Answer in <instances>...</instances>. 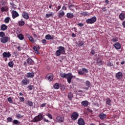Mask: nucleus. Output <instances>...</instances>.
<instances>
[{
	"mask_svg": "<svg viewBox=\"0 0 125 125\" xmlns=\"http://www.w3.org/2000/svg\"><path fill=\"white\" fill-rule=\"evenodd\" d=\"M60 76L61 78L66 79L67 83H72V79H73V75H72V73H68L65 74L63 72H61L60 73Z\"/></svg>",
	"mask_w": 125,
	"mask_h": 125,
	"instance_id": "f257e3e1",
	"label": "nucleus"
},
{
	"mask_svg": "<svg viewBox=\"0 0 125 125\" xmlns=\"http://www.w3.org/2000/svg\"><path fill=\"white\" fill-rule=\"evenodd\" d=\"M43 118V114H42V113H40L38 115L34 117L32 120V122L33 123H37L38 122H41V121L43 120L44 122L49 123V120Z\"/></svg>",
	"mask_w": 125,
	"mask_h": 125,
	"instance_id": "f03ea898",
	"label": "nucleus"
},
{
	"mask_svg": "<svg viewBox=\"0 0 125 125\" xmlns=\"http://www.w3.org/2000/svg\"><path fill=\"white\" fill-rule=\"evenodd\" d=\"M65 52V47L60 46L58 48V50L55 52L56 56L59 57L61 54H64Z\"/></svg>",
	"mask_w": 125,
	"mask_h": 125,
	"instance_id": "7ed1b4c3",
	"label": "nucleus"
},
{
	"mask_svg": "<svg viewBox=\"0 0 125 125\" xmlns=\"http://www.w3.org/2000/svg\"><path fill=\"white\" fill-rule=\"evenodd\" d=\"M64 121H65V118L62 115L57 116L54 120V121L56 122V123H59L60 124L64 123Z\"/></svg>",
	"mask_w": 125,
	"mask_h": 125,
	"instance_id": "20e7f679",
	"label": "nucleus"
},
{
	"mask_svg": "<svg viewBox=\"0 0 125 125\" xmlns=\"http://www.w3.org/2000/svg\"><path fill=\"white\" fill-rule=\"evenodd\" d=\"M96 20H97L96 17L94 16L90 19H87L86 20V22L87 24H94V23L96 22Z\"/></svg>",
	"mask_w": 125,
	"mask_h": 125,
	"instance_id": "39448f33",
	"label": "nucleus"
},
{
	"mask_svg": "<svg viewBox=\"0 0 125 125\" xmlns=\"http://www.w3.org/2000/svg\"><path fill=\"white\" fill-rule=\"evenodd\" d=\"M79 118V113L77 112H73L71 115L72 121H77Z\"/></svg>",
	"mask_w": 125,
	"mask_h": 125,
	"instance_id": "423d86ee",
	"label": "nucleus"
},
{
	"mask_svg": "<svg viewBox=\"0 0 125 125\" xmlns=\"http://www.w3.org/2000/svg\"><path fill=\"white\" fill-rule=\"evenodd\" d=\"M10 40V38L9 37L5 36L0 39V41L2 43H6Z\"/></svg>",
	"mask_w": 125,
	"mask_h": 125,
	"instance_id": "0eeeda50",
	"label": "nucleus"
},
{
	"mask_svg": "<svg viewBox=\"0 0 125 125\" xmlns=\"http://www.w3.org/2000/svg\"><path fill=\"white\" fill-rule=\"evenodd\" d=\"M11 13L13 19H15V18H17L19 16V14L15 10H13Z\"/></svg>",
	"mask_w": 125,
	"mask_h": 125,
	"instance_id": "6e6552de",
	"label": "nucleus"
},
{
	"mask_svg": "<svg viewBox=\"0 0 125 125\" xmlns=\"http://www.w3.org/2000/svg\"><path fill=\"white\" fill-rule=\"evenodd\" d=\"M26 62L29 65H33L35 64V62L31 58H28L26 59Z\"/></svg>",
	"mask_w": 125,
	"mask_h": 125,
	"instance_id": "1a4fd4ad",
	"label": "nucleus"
},
{
	"mask_svg": "<svg viewBox=\"0 0 125 125\" xmlns=\"http://www.w3.org/2000/svg\"><path fill=\"white\" fill-rule=\"evenodd\" d=\"M26 38H27V39H28V40L30 41V42H32V43H34V42H35L34 38H33V37H32V36H31V35H30V34L26 33Z\"/></svg>",
	"mask_w": 125,
	"mask_h": 125,
	"instance_id": "9d476101",
	"label": "nucleus"
},
{
	"mask_svg": "<svg viewBox=\"0 0 125 125\" xmlns=\"http://www.w3.org/2000/svg\"><path fill=\"white\" fill-rule=\"evenodd\" d=\"M85 84L86 85V86L87 87H83V89H85L86 90H88V88H89V87H90V82H89V81H86L85 82Z\"/></svg>",
	"mask_w": 125,
	"mask_h": 125,
	"instance_id": "9b49d317",
	"label": "nucleus"
},
{
	"mask_svg": "<svg viewBox=\"0 0 125 125\" xmlns=\"http://www.w3.org/2000/svg\"><path fill=\"white\" fill-rule=\"evenodd\" d=\"M116 78L118 80H121V79H123V73L121 72H119L117 73L116 74Z\"/></svg>",
	"mask_w": 125,
	"mask_h": 125,
	"instance_id": "f8f14e48",
	"label": "nucleus"
},
{
	"mask_svg": "<svg viewBox=\"0 0 125 125\" xmlns=\"http://www.w3.org/2000/svg\"><path fill=\"white\" fill-rule=\"evenodd\" d=\"M22 17L23 18H24V19H26V20H28L29 18V14L25 11L22 12Z\"/></svg>",
	"mask_w": 125,
	"mask_h": 125,
	"instance_id": "ddd939ff",
	"label": "nucleus"
},
{
	"mask_svg": "<svg viewBox=\"0 0 125 125\" xmlns=\"http://www.w3.org/2000/svg\"><path fill=\"white\" fill-rule=\"evenodd\" d=\"M78 124L79 125H85V122H84V120L83 118H79L78 120Z\"/></svg>",
	"mask_w": 125,
	"mask_h": 125,
	"instance_id": "4468645a",
	"label": "nucleus"
},
{
	"mask_svg": "<svg viewBox=\"0 0 125 125\" xmlns=\"http://www.w3.org/2000/svg\"><path fill=\"white\" fill-rule=\"evenodd\" d=\"M3 57H6V58H9L10 57H11V54L9 52H4L2 54Z\"/></svg>",
	"mask_w": 125,
	"mask_h": 125,
	"instance_id": "2eb2a0df",
	"label": "nucleus"
},
{
	"mask_svg": "<svg viewBox=\"0 0 125 125\" xmlns=\"http://www.w3.org/2000/svg\"><path fill=\"white\" fill-rule=\"evenodd\" d=\"M46 78L48 79L49 82H51L53 80V75L51 73L48 74L46 75Z\"/></svg>",
	"mask_w": 125,
	"mask_h": 125,
	"instance_id": "dca6fc26",
	"label": "nucleus"
},
{
	"mask_svg": "<svg viewBox=\"0 0 125 125\" xmlns=\"http://www.w3.org/2000/svg\"><path fill=\"white\" fill-rule=\"evenodd\" d=\"M88 104L89 103L87 101H83L81 102V105L83 107H87V106H88Z\"/></svg>",
	"mask_w": 125,
	"mask_h": 125,
	"instance_id": "f3484780",
	"label": "nucleus"
},
{
	"mask_svg": "<svg viewBox=\"0 0 125 125\" xmlns=\"http://www.w3.org/2000/svg\"><path fill=\"white\" fill-rule=\"evenodd\" d=\"M29 83V80L27 78L24 79L21 81V83L23 85H27Z\"/></svg>",
	"mask_w": 125,
	"mask_h": 125,
	"instance_id": "a211bd4d",
	"label": "nucleus"
},
{
	"mask_svg": "<svg viewBox=\"0 0 125 125\" xmlns=\"http://www.w3.org/2000/svg\"><path fill=\"white\" fill-rule=\"evenodd\" d=\"M114 46L115 49H121V44L119 42H116L114 44Z\"/></svg>",
	"mask_w": 125,
	"mask_h": 125,
	"instance_id": "6ab92c4d",
	"label": "nucleus"
},
{
	"mask_svg": "<svg viewBox=\"0 0 125 125\" xmlns=\"http://www.w3.org/2000/svg\"><path fill=\"white\" fill-rule=\"evenodd\" d=\"M125 14L124 13H120V14L119 15L120 20H121V21H124V20H125Z\"/></svg>",
	"mask_w": 125,
	"mask_h": 125,
	"instance_id": "aec40b11",
	"label": "nucleus"
},
{
	"mask_svg": "<svg viewBox=\"0 0 125 125\" xmlns=\"http://www.w3.org/2000/svg\"><path fill=\"white\" fill-rule=\"evenodd\" d=\"M18 24L20 27H23V26L25 25V21H23V19H21V20L18 22Z\"/></svg>",
	"mask_w": 125,
	"mask_h": 125,
	"instance_id": "412c9836",
	"label": "nucleus"
},
{
	"mask_svg": "<svg viewBox=\"0 0 125 125\" xmlns=\"http://www.w3.org/2000/svg\"><path fill=\"white\" fill-rule=\"evenodd\" d=\"M99 117L100 118L101 120H104V119H106V118H107V115L104 113H101L99 115Z\"/></svg>",
	"mask_w": 125,
	"mask_h": 125,
	"instance_id": "4be33fe9",
	"label": "nucleus"
},
{
	"mask_svg": "<svg viewBox=\"0 0 125 125\" xmlns=\"http://www.w3.org/2000/svg\"><path fill=\"white\" fill-rule=\"evenodd\" d=\"M35 76V73L34 72L31 73H28L26 75V78H34Z\"/></svg>",
	"mask_w": 125,
	"mask_h": 125,
	"instance_id": "5701e85b",
	"label": "nucleus"
},
{
	"mask_svg": "<svg viewBox=\"0 0 125 125\" xmlns=\"http://www.w3.org/2000/svg\"><path fill=\"white\" fill-rule=\"evenodd\" d=\"M66 17L69 19H72V18H74V15L72 13H67L66 14Z\"/></svg>",
	"mask_w": 125,
	"mask_h": 125,
	"instance_id": "b1692460",
	"label": "nucleus"
},
{
	"mask_svg": "<svg viewBox=\"0 0 125 125\" xmlns=\"http://www.w3.org/2000/svg\"><path fill=\"white\" fill-rule=\"evenodd\" d=\"M81 15H82V16H84V17H85L86 16H88L89 15V14L87 12H83L82 11L80 13Z\"/></svg>",
	"mask_w": 125,
	"mask_h": 125,
	"instance_id": "393cba45",
	"label": "nucleus"
},
{
	"mask_svg": "<svg viewBox=\"0 0 125 125\" xmlns=\"http://www.w3.org/2000/svg\"><path fill=\"white\" fill-rule=\"evenodd\" d=\"M0 30L1 31H5L6 30H7V26L5 24H2L0 26Z\"/></svg>",
	"mask_w": 125,
	"mask_h": 125,
	"instance_id": "a878e982",
	"label": "nucleus"
},
{
	"mask_svg": "<svg viewBox=\"0 0 125 125\" xmlns=\"http://www.w3.org/2000/svg\"><path fill=\"white\" fill-rule=\"evenodd\" d=\"M97 63L99 66H101V65H103V62L100 59H97Z\"/></svg>",
	"mask_w": 125,
	"mask_h": 125,
	"instance_id": "bb28decb",
	"label": "nucleus"
},
{
	"mask_svg": "<svg viewBox=\"0 0 125 125\" xmlns=\"http://www.w3.org/2000/svg\"><path fill=\"white\" fill-rule=\"evenodd\" d=\"M45 38L46 39V40H53V37H51V35H50V34H47L45 36Z\"/></svg>",
	"mask_w": 125,
	"mask_h": 125,
	"instance_id": "cd10ccee",
	"label": "nucleus"
},
{
	"mask_svg": "<svg viewBox=\"0 0 125 125\" xmlns=\"http://www.w3.org/2000/svg\"><path fill=\"white\" fill-rule=\"evenodd\" d=\"M17 37L20 41H23V40H24V36H23L22 34H18Z\"/></svg>",
	"mask_w": 125,
	"mask_h": 125,
	"instance_id": "c85d7f7f",
	"label": "nucleus"
},
{
	"mask_svg": "<svg viewBox=\"0 0 125 125\" xmlns=\"http://www.w3.org/2000/svg\"><path fill=\"white\" fill-rule=\"evenodd\" d=\"M68 97L69 100H70V101H71V100L73 99V93H72V92H69V93H68Z\"/></svg>",
	"mask_w": 125,
	"mask_h": 125,
	"instance_id": "c756f323",
	"label": "nucleus"
},
{
	"mask_svg": "<svg viewBox=\"0 0 125 125\" xmlns=\"http://www.w3.org/2000/svg\"><path fill=\"white\" fill-rule=\"evenodd\" d=\"M25 104H27L29 107H33V102L31 101H28Z\"/></svg>",
	"mask_w": 125,
	"mask_h": 125,
	"instance_id": "7c9ffc66",
	"label": "nucleus"
},
{
	"mask_svg": "<svg viewBox=\"0 0 125 125\" xmlns=\"http://www.w3.org/2000/svg\"><path fill=\"white\" fill-rule=\"evenodd\" d=\"M64 15H65V12L61 10L59 14V17H63Z\"/></svg>",
	"mask_w": 125,
	"mask_h": 125,
	"instance_id": "2f4dec72",
	"label": "nucleus"
},
{
	"mask_svg": "<svg viewBox=\"0 0 125 125\" xmlns=\"http://www.w3.org/2000/svg\"><path fill=\"white\" fill-rule=\"evenodd\" d=\"M59 87H60V85H59V83H56L54 85V88L55 89H59Z\"/></svg>",
	"mask_w": 125,
	"mask_h": 125,
	"instance_id": "473e14b6",
	"label": "nucleus"
},
{
	"mask_svg": "<svg viewBox=\"0 0 125 125\" xmlns=\"http://www.w3.org/2000/svg\"><path fill=\"white\" fill-rule=\"evenodd\" d=\"M106 104L109 105V106H111L112 104H111V99L110 98H107L106 101Z\"/></svg>",
	"mask_w": 125,
	"mask_h": 125,
	"instance_id": "72a5a7b5",
	"label": "nucleus"
},
{
	"mask_svg": "<svg viewBox=\"0 0 125 125\" xmlns=\"http://www.w3.org/2000/svg\"><path fill=\"white\" fill-rule=\"evenodd\" d=\"M8 65L10 68H13V66H14V62L12 61L8 62Z\"/></svg>",
	"mask_w": 125,
	"mask_h": 125,
	"instance_id": "f704fd0d",
	"label": "nucleus"
},
{
	"mask_svg": "<svg viewBox=\"0 0 125 125\" xmlns=\"http://www.w3.org/2000/svg\"><path fill=\"white\" fill-rule=\"evenodd\" d=\"M9 21H10V18L9 17L6 18L4 20V23H6L7 24H8V23H9Z\"/></svg>",
	"mask_w": 125,
	"mask_h": 125,
	"instance_id": "c9c22d12",
	"label": "nucleus"
},
{
	"mask_svg": "<svg viewBox=\"0 0 125 125\" xmlns=\"http://www.w3.org/2000/svg\"><path fill=\"white\" fill-rule=\"evenodd\" d=\"M53 16V13L51 12L50 14H46L45 15V17L46 18H49L50 16Z\"/></svg>",
	"mask_w": 125,
	"mask_h": 125,
	"instance_id": "e433bc0d",
	"label": "nucleus"
},
{
	"mask_svg": "<svg viewBox=\"0 0 125 125\" xmlns=\"http://www.w3.org/2000/svg\"><path fill=\"white\" fill-rule=\"evenodd\" d=\"M13 121V119L11 117H8L7 118V123H11Z\"/></svg>",
	"mask_w": 125,
	"mask_h": 125,
	"instance_id": "4c0bfd02",
	"label": "nucleus"
},
{
	"mask_svg": "<svg viewBox=\"0 0 125 125\" xmlns=\"http://www.w3.org/2000/svg\"><path fill=\"white\" fill-rule=\"evenodd\" d=\"M84 44V42L83 41H79V43L78 44L79 46H83Z\"/></svg>",
	"mask_w": 125,
	"mask_h": 125,
	"instance_id": "58836bf2",
	"label": "nucleus"
},
{
	"mask_svg": "<svg viewBox=\"0 0 125 125\" xmlns=\"http://www.w3.org/2000/svg\"><path fill=\"white\" fill-rule=\"evenodd\" d=\"M23 117H24V116L21 115L20 114H17L16 115V118H17V119H22Z\"/></svg>",
	"mask_w": 125,
	"mask_h": 125,
	"instance_id": "ea45409f",
	"label": "nucleus"
},
{
	"mask_svg": "<svg viewBox=\"0 0 125 125\" xmlns=\"http://www.w3.org/2000/svg\"><path fill=\"white\" fill-rule=\"evenodd\" d=\"M13 124H14V125H19V121L17 120H14L13 121Z\"/></svg>",
	"mask_w": 125,
	"mask_h": 125,
	"instance_id": "a19ab883",
	"label": "nucleus"
},
{
	"mask_svg": "<svg viewBox=\"0 0 125 125\" xmlns=\"http://www.w3.org/2000/svg\"><path fill=\"white\" fill-rule=\"evenodd\" d=\"M78 73L79 75H84V72H83V69H82V70H78Z\"/></svg>",
	"mask_w": 125,
	"mask_h": 125,
	"instance_id": "79ce46f5",
	"label": "nucleus"
},
{
	"mask_svg": "<svg viewBox=\"0 0 125 125\" xmlns=\"http://www.w3.org/2000/svg\"><path fill=\"white\" fill-rule=\"evenodd\" d=\"M7 100L8 101V102H9V103H11V104H12L13 103V100H12V99L11 98V97H9L8 99H7Z\"/></svg>",
	"mask_w": 125,
	"mask_h": 125,
	"instance_id": "37998d69",
	"label": "nucleus"
},
{
	"mask_svg": "<svg viewBox=\"0 0 125 125\" xmlns=\"http://www.w3.org/2000/svg\"><path fill=\"white\" fill-rule=\"evenodd\" d=\"M46 116H47L49 119H50V120H52V115L50 114V113H47L46 114Z\"/></svg>",
	"mask_w": 125,
	"mask_h": 125,
	"instance_id": "c03bdc74",
	"label": "nucleus"
},
{
	"mask_svg": "<svg viewBox=\"0 0 125 125\" xmlns=\"http://www.w3.org/2000/svg\"><path fill=\"white\" fill-rule=\"evenodd\" d=\"M5 36V33H4L3 32H0V37L1 38H3Z\"/></svg>",
	"mask_w": 125,
	"mask_h": 125,
	"instance_id": "a18cd8bd",
	"label": "nucleus"
},
{
	"mask_svg": "<svg viewBox=\"0 0 125 125\" xmlns=\"http://www.w3.org/2000/svg\"><path fill=\"white\" fill-rule=\"evenodd\" d=\"M111 42H118V38H114L111 39Z\"/></svg>",
	"mask_w": 125,
	"mask_h": 125,
	"instance_id": "49530a36",
	"label": "nucleus"
},
{
	"mask_svg": "<svg viewBox=\"0 0 125 125\" xmlns=\"http://www.w3.org/2000/svg\"><path fill=\"white\" fill-rule=\"evenodd\" d=\"M113 63H112L111 62H107V65L108 66V67H111V66H113Z\"/></svg>",
	"mask_w": 125,
	"mask_h": 125,
	"instance_id": "de8ad7c7",
	"label": "nucleus"
},
{
	"mask_svg": "<svg viewBox=\"0 0 125 125\" xmlns=\"http://www.w3.org/2000/svg\"><path fill=\"white\" fill-rule=\"evenodd\" d=\"M20 102H24L25 101V98L23 97H21L20 98Z\"/></svg>",
	"mask_w": 125,
	"mask_h": 125,
	"instance_id": "09e8293b",
	"label": "nucleus"
},
{
	"mask_svg": "<svg viewBox=\"0 0 125 125\" xmlns=\"http://www.w3.org/2000/svg\"><path fill=\"white\" fill-rule=\"evenodd\" d=\"M82 71H83L84 74V73H88V70H87L86 68H82Z\"/></svg>",
	"mask_w": 125,
	"mask_h": 125,
	"instance_id": "8fccbe9b",
	"label": "nucleus"
},
{
	"mask_svg": "<svg viewBox=\"0 0 125 125\" xmlns=\"http://www.w3.org/2000/svg\"><path fill=\"white\" fill-rule=\"evenodd\" d=\"M41 42H42V43H43V44H44V45H45V43H46V40L45 39L42 40Z\"/></svg>",
	"mask_w": 125,
	"mask_h": 125,
	"instance_id": "3c124183",
	"label": "nucleus"
},
{
	"mask_svg": "<svg viewBox=\"0 0 125 125\" xmlns=\"http://www.w3.org/2000/svg\"><path fill=\"white\" fill-rule=\"evenodd\" d=\"M77 25L78 26H79V27H83V26H84V24L83 23H77Z\"/></svg>",
	"mask_w": 125,
	"mask_h": 125,
	"instance_id": "603ef678",
	"label": "nucleus"
},
{
	"mask_svg": "<svg viewBox=\"0 0 125 125\" xmlns=\"http://www.w3.org/2000/svg\"><path fill=\"white\" fill-rule=\"evenodd\" d=\"M91 54H92V55H94V54H95V51L93 49L91 50V52H90Z\"/></svg>",
	"mask_w": 125,
	"mask_h": 125,
	"instance_id": "864d4df0",
	"label": "nucleus"
},
{
	"mask_svg": "<svg viewBox=\"0 0 125 125\" xmlns=\"http://www.w3.org/2000/svg\"><path fill=\"white\" fill-rule=\"evenodd\" d=\"M62 10H67V7H66V6H63L62 7Z\"/></svg>",
	"mask_w": 125,
	"mask_h": 125,
	"instance_id": "5fc2aeb1",
	"label": "nucleus"
},
{
	"mask_svg": "<svg viewBox=\"0 0 125 125\" xmlns=\"http://www.w3.org/2000/svg\"><path fill=\"white\" fill-rule=\"evenodd\" d=\"M122 26H123V28H124L125 29V21H123Z\"/></svg>",
	"mask_w": 125,
	"mask_h": 125,
	"instance_id": "6e6d98bb",
	"label": "nucleus"
},
{
	"mask_svg": "<svg viewBox=\"0 0 125 125\" xmlns=\"http://www.w3.org/2000/svg\"><path fill=\"white\" fill-rule=\"evenodd\" d=\"M28 88H29V90H32V89H33V86L32 85L28 86Z\"/></svg>",
	"mask_w": 125,
	"mask_h": 125,
	"instance_id": "4d7b16f0",
	"label": "nucleus"
},
{
	"mask_svg": "<svg viewBox=\"0 0 125 125\" xmlns=\"http://www.w3.org/2000/svg\"><path fill=\"white\" fill-rule=\"evenodd\" d=\"M28 63L27 62H23V65L25 67H26V66H27Z\"/></svg>",
	"mask_w": 125,
	"mask_h": 125,
	"instance_id": "13d9d810",
	"label": "nucleus"
},
{
	"mask_svg": "<svg viewBox=\"0 0 125 125\" xmlns=\"http://www.w3.org/2000/svg\"><path fill=\"white\" fill-rule=\"evenodd\" d=\"M33 50H34V51H36V50H38V48H37V47H36V46H34L33 47Z\"/></svg>",
	"mask_w": 125,
	"mask_h": 125,
	"instance_id": "bf43d9fd",
	"label": "nucleus"
},
{
	"mask_svg": "<svg viewBox=\"0 0 125 125\" xmlns=\"http://www.w3.org/2000/svg\"><path fill=\"white\" fill-rule=\"evenodd\" d=\"M61 8V5L58 6L57 9L56 10V11H58V10H59Z\"/></svg>",
	"mask_w": 125,
	"mask_h": 125,
	"instance_id": "052dcab7",
	"label": "nucleus"
},
{
	"mask_svg": "<svg viewBox=\"0 0 125 125\" xmlns=\"http://www.w3.org/2000/svg\"><path fill=\"white\" fill-rule=\"evenodd\" d=\"M87 112L91 113L92 112V110L90 109L89 108H87Z\"/></svg>",
	"mask_w": 125,
	"mask_h": 125,
	"instance_id": "680f3d73",
	"label": "nucleus"
},
{
	"mask_svg": "<svg viewBox=\"0 0 125 125\" xmlns=\"http://www.w3.org/2000/svg\"><path fill=\"white\" fill-rule=\"evenodd\" d=\"M45 105H46V103L42 104L41 107H45Z\"/></svg>",
	"mask_w": 125,
	"mask_h": 125,
	"instance_id": "e2e57ef3",
	"label": "nucleus"
},
{
	"mask_svg": "<svg viewBox=\"0 0 125 125\" xmlns=\"http://www.w3.org/2000/svg\"><path fill=\"white\" fill-rule=\"evenodd\" d=\"M35 53H36V54H40V51H39L38 49L35 51Z\"/></svg>",
	"mask_w": 125,
	"mask_h": 125,
	"instance_id": "0e129e2a",
	"label": "nucleus"
},
{
	"mask_svg": "<svg viewBox=\"0 0 125 125\" xmlns=\"http://www.w3.org/2000/svg\"><path fill=\"white\" fill-rule=\"evenodd\" d=\"M106 10H107V9H106V7H104L103 8V11L105 12V11H106Z\"/></svg>",
	"mask_w": 125,
	"mask_h": 125,
	"instance_id": "69168bd1",
	"label": "nucleus"
},
{
	"mask_svg": "<svg viewBox=\"0 0 125 125\" xmlns=\"http://www.w3.org/2000/svg\"><path fill=\"white\" fill-rule=\"evenodd\" d=\"M1 11H2V12H3V11H5V9H4V7H2L1 8Z\"/></svg>",
	"mask_w": 125,
	"mask_h": 125,
	"instance_id": "338daca9",
	"label": "nucleus"
},
{
	"mask_svg": "<svg viewBox=\"0 0 125 125\" xmlns=\"http://www.w3.org/2000/svg\"><path fill=\"white\" fill-rule=\"evenodd\" d=\"M17 49H18L19 51H21V46H18L17 47Z\"/></svg>",
	"mask_w": 125,
	"mask_h": 125,
	"instance_id": "774afa93",
	"label": "nucleus"
}]
</instances>
